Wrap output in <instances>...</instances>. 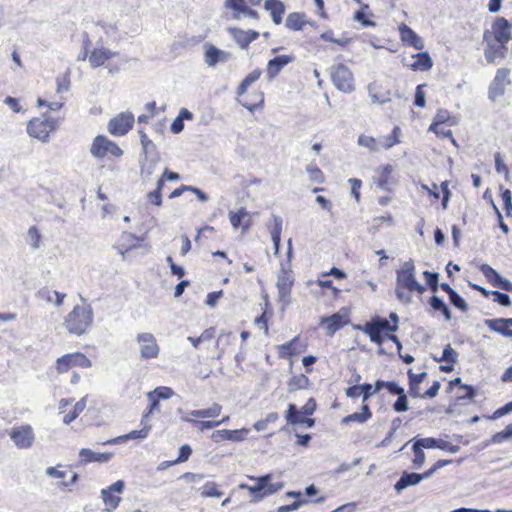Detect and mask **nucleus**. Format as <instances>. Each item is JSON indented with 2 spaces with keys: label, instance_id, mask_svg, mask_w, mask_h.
Returning <instances> with one entry per match:
<instances>
[{
  "label": "nucleus",
  "instance_id": "obj_41",
  "mask_svg": "<svg viewBox=\"0 0 512 512\" xmlns=\"http://www.w3.org/2000/svg\"><path fill=\"white\" fill-rule=\"evenodd\" d=\"M65 294L63 293H59L57 291H52L50 290L49 288H42L38 291L37 293V297L43 301H47V302H55L56 305H61L64 298H65Z\"/></svg>",
  "mask_w": 512,
  "mask_h": 512
},
{
  "label": "nucleus",
  "instance_id": "obj_10",
  "mask_svg": "<svg viewBox=\"0 0 512 512\" xmlns=\"http://www.w3.org/2000/svg\"><path fill=\"white\" fill-rule=\"evenodd\" d=\"M91 155L99 160L119 159L123 156V149L105 135H97L90 146Z\"/></svg>",
  "mask_w": 512,
  "mask_h": 512
},
{
  "label": "nucleus",
  "instance_id": "obj_13",
  "mask_svg": "<svg viewBox=\"0 0 512 512\" xmlns=\"http://www.w3.org/2000/svg\"><path fill=\"white\" fill-rule=\"evenodd\" d=\"M450 463H452V460L440 459V460L436 461L431 468H429L428 470H426L425 472H423L421 474L404 472L402 474V476L400 477V479L396 482L395 489L397 491H400L408 486L416 485L421 480H423L425 478H429L438 469L443 468V467L449 465Z\"/></svg>",
  "mask_w": 512,
  "mask_h": 512
},
{
  "label": "nucleus",
  "instance_id": "obj_17",
  "mask_svg": "<svg viewBox=\"0 0 512 512\" xmlns=\"http://www.w3.org/2000/svg\"><path fill=\"white\" fill-rule=\"evenodd\" d=\"M87 397H82L74 405V399H61L59 401V413L63 415L65 424L72 423L85 409Z\"/></svg>",
  "mask_w": 512,
  "mask_h": 512
},
{
  "label": "nucleus",
  "instance_id": "obj_30",
  "mask_svg": "<svg viewBox=\"0 0 512 512\" xmlns=\"http://www.w3.org/2000/svg\"><path fill=\"white\" fill-rule=\"evenodd\" d=\"M320 288L318 294L322 297H328L331 300H338L341 296V290L334 286L332 280L324 276L323 274L315 282Z\"/></svg>",
  "mask_w": 512,
  "mask_h": 512
},
{
  "label": "nucleus",
  "instance_id": "obj_61",
  "mask_svg": "<svg viewBox=\"0 0 512 512\" xmlns=\"http://www.w3.org/2000/svg\"><path fill=\"white\" fill-rule=\"evenodd\" d=\"M509 437H512V423L508 424L502 431L494 434L492 439L495 443H501Z\"/></svg>",
  "mask_w": 512,
  "mask_h": 512
},
{
  "label": "nucleus",
  "instance_id": "obj_54",
  "mask_svg": "<svg viewBox=\"0 0 512 512\" xmlns=\"http://www.w3.org/2000/svg\"><path fill=\"white\" fill-rule=\"evenodd\" d=\"M412 451H413V455H414V457L412 459V463H413L414 467L419 468L425 462V453L423 451V448L421 446H419L414 441L413 446H412Z\"/></svg>",
  "mask_w": 512,
  "mask_h": 512
},
{
  "label": "nucleus",
  "instance_id": "obj_23",
  "mask_svg": "<svg viewBox=\"0 0 512 512\" xmlns=\"http://www.w3.org/2000/svg\"><path fill=\"white\" fill-rule=\"evenodd\" d=\"M228 218L231 226L234 229L241 228L242 232H247L253 224L252 214L244 207H241L236 211H230Z\"/></svg>",
  "mask_w": 512,
  "mask_h": 512
},
{
  "label": "nucleus",
  "instance_id": "obj_5",
  "mask_svg": "<svg viewBox=\"0 0 512 512\" xmlns=\"http://www.w3.org/2000/svg\"><path fill=\"white\" fill-rule=\"evenodd\" d=\"M247 478L255 481V484L248 485L246 483H240L238 488L248 491L252 502H259L264 498L277 493L284 486L282 482H272L273 475L271 473L258 477L248 475Z\"/></svg>",
  "mask_w": 512,
  "mask_h": 512
},
{
  "label": "nucleus",
  "instance_id": "obj_57",
  "mask_svg": "<svg viewBox=\"0 0 512 512\" xmlns=\"http://www.w3.org/2000/svg\"><path fill=\"white\" fill-rule=\"evenodd\" d=\"M192 454V448L188 444H184L179 449V455L175 460L169 462L170 465L186 462Z\"/></svg>",
  "mask_w": 512,
  "mask_h": 512
},
{
  "label": "nucleus",
  "instance_id": "obj_14",
  "mask_svg": "<svg viewBox=\"0 0 512 512\" xmlns=\"http://www.w3.org/2000/svg\"><path fill=\"white\" fill-rule=\"evenodd\" d=\"M134 123L135 118L132 112H121L109 120L107 130L112 136L122 137L132 130Z\"/></svg>",
  "mask_w": 512,
  "mask_h": 512
},
{
  "label": "nucleus",
  "instance_id": "obj_25",
  "mask_svg": "<svg viewBox=\"0 0 512 512\" xmlns=\"http://www.w3.org/2000/svg\"><path fill=\"white\" fill-rule=\"evenodd\" d=\"M294 285L293 272L289 268H282L277 276L276 287L282 300L288 298Z\"/></svg>",
  "mask_w": 512,
  "mask_h": 512
},
{
  "label": "nucleus",
  "instance_id": "obj_27",
  "mask_svg": "<svg viewBox=\"0 0 512 512\" xmlns=\"http://www.w3.org/2000/svg\"><path fill=\"white\" fill-rule=\"evenodd\" d=\"M480 271L492 286L499 287L505 291H512V283L503 279L490 265L482 264L480 266Z\"/></svg>",
  "mask_w": 512,
  "mask_h": 512
},
{
  "label": "nucleus",
  "instance_id": "obj_6",
  "mask_svg": "<svg viewBox=\"0 0 512 512\" xmlns=\"http://www.w3.org/2000/svg\"><path fill=\"white\" fill-rule=\"evenodd\" d=\"M93 323V311L88 305H76L64 319L68 333L81 336L89 331Z\"/></svg>",
  "mask_w": 512,
  "mask_h": 512
},
{
  "label": "nucleus",
  "instance_id": "obj_53",
  "mask_svg": "<svg viewBox=\"0 0 512 512\" xmlns=\"http://www.w3.org/2000/svg\"><path fill=\"white\" fill-rule=\"evenodd\" d=\"M164 186H159L157 181L156 188L147 193V202L153 206L160 207L162 205V190Z\"/></svg>",
  "mask_w": 512,
  "mask_h": 512
},
{
  "label": "nucleus",
  "instance_id": "obj_12",
  "mask_svg": "<svg viewBox=\"0 0 512 512\" xmlns=\"http://www.w3.org/2000/svg\"><path fill=\"white\" fill-rule=\"evenodd\" d=\"M92 361L82 352H72L58 357L54 368L58 374H65L75 368L88 369Z\"/></svg>",
  "mask_w": 512,
  "mask_h": 512
},
{
  "label": "nucleus",
  "instance_id": "obj_33",
  "mask_svg": "<svg viewBox=\"0 0 512 512\" xmlns=\"http://www.w3.org/2000/svg\"><path fill=\"white\" fill-rule=\"evenodd\" d=\"M113 454L110 452L96 453L88 448H83L79 451V461L81 464H88L92 462L105 463L112 458Z\"/></svg>",
  "mask_w": 512,
  "mask_h": 512
},
{
  "label": "nucleus",
  "instance_id": "obj_11",
  "mask_svg": "<svg viewBox=\"0 0 512 512\" xmlns=\"http://www.w3.org/2000/svg\"><path fill=\"white\" fill-rule=\"evenodd\" d=\"M400 135L401 129L398 126H395L389 135L380 137L379 139L362 134L358 137V144L372 152L380 149L388 150L400 143Z\"/></svg>",
  "mask_w": 512,
  "mask_h": 512
},
{
  "label": "nucleus",
  "instance_id": "obj_39",
  "mask_svg": "<svg viewBox=\"0 0 512 512\" xmlns=\"http://www.w3.org/2000/svg\"><path fill=\"white\" fill-rule=\"evenodd\" d=\"M440 288L446 292L449 296L450 302L462 312H466L469 309L466 301L447 283H441Z\"/></svg>",
  "mask_w": 512,
  "mask_h": 512
},
{
  "label": "nucleus",
  "instance_id": "obj_34",
  "mask_svg": "<svg viewBox=\"0 0 512 512\" xmlns=\"http://www.w3.org/2000/svg\"><path fill=\"white\" fill-rule=\"evenodd\" d=\"M265 10L269 11L274 24L279 25L285 14V5L280 0H266L264 3Z\"/></svg>",
  "mask_w": 512,
  "mask_h": 512
},
{
  "label": "nucleus",
  "instance_id": "obj_45",
  "mask_svg": "<svg viewBox=\"0 0 512 512\" xmlns=\"http://www.w3.org/2000/svg\"><path fill=\"white\" fill-rule=\"evenodd\" d=\"M113 55L114 53L110 50L104 47H99L92 51L89 60L91 64H104L106 61L110 60Z\"/></svg>",
  "mask_w": 512,
  "mask_h": 512
},
{
  "label": "nucleus",
  "instance_id": "obj_58",
  "mask_svg": "<svg viewBox=\"0 0 512 512\" xmlns=\"http://www.w3.org/2000/svg\"><path fill=\"white\" fill-rule=\"evenodd\" d=\"M475 396V389L471 385L463 384L458 389L456 397L458 400L472 399Z\"/></svg>",
  "mask_w": 512,
  "mask_h": 512
},
{
  "label": "nucleus",
  "instance_id": "obj_47",
  "mask_svg": "<svg viewBox=\"0 0 512 512\" xmlns=\"http://www.w3.org/2000/svg\"><path fill=\"white\" fill-rule=\"evenodd\" d=\"M200 495L203 498L208 497H221L223 492L220 489V486L214 481H207L200 489Z\"/></svg>",
  "mask_w": 512,
  "mask_h": 512
},
{
  "label": "nucleus",
  "instance_id": "obj_51",
  "mask_svg": "<svg viewBox=\"0 0 512 512\" xmlns=\"http://www.w3.org/2000/svg\"><path fill=\"white\" fill-rule=\"evenodd\" d=\"M282 220L279 217L274 218L273 225L270 228L271 238L275 251L278 252L281 242Z\"/></svg>",
  "mask_w": 512,
  "mask_h": 512
},
{
  "label": "nucleus",
  "instance_id": "obj_4",
  "mask_svg": "<svg viewBox=\"0 0 512 512\" xmlns=\"http://www.w3.org/2000/svg\"><path fill=\"white\" fill-rule=\"evenodd\" d=\"M71 72L67 68L63 73L56 77V87L46 89L42 97H38L37 106L47 107L51 111H59L64 107L65 98L63 93L69 91L71 86Z\"/></svg>",
  "mask_w": 512,
  "mask_h": 512
},
{
  "label": "nucleus",
  "instance_id": "obj_55",
  "mask_svg": "<svg viewBox=\"0 0 512 512\" xmlns=\"http://www.w3.org/2000/svg\"><path fill=\"white\" fill-rule=\"evenodd\" d=\"M138 133L140 136L143 153L147 155L148 153L155 151L156 146L153 141L149 139L145 131L143 129H139Z\"/></svg>",
  "mask_w": 512,
  "mask_h": 512
},
{
  "label": "nucleus",
  "instance_id": "obj_20",
  "mask_svg": "<svg viewBox=\"0 0 512 512\" xmlns=\"http://www.w3.org/2000/svg\"><path fill=\"white\" fill-rule=\"evenodd\" d=\"M173 395V390L169 387H157L155 390L148 392L147 398L149 405L143 413L141 423H144L147 418L156 411L160 410L159 402L161 399H168Z\"/></svg>",
  "mask_w": 512,
  "mask_h": 512
},
{
  "label": "nucleus",
  "instance_id": "obj_63",
  "mask_svg": "<svg viewBox=\"0 0 512 512\" xmlns=\"http://www.w3.org/2000/svg\"><path fill=\"white\" fill-rule=\"evenodd\" d=\"M393 222V217L390 213H386L385 215L377 216L373 218V227L375 229L381 228L383 225H391Z\"/></svg>",
  "mask_w": 512,
  "mask_h": 512
},
{
  "label": "nucleus",
  "instance_id": "obj_7",
  "mask_svg": "<svg viewBox=\"0 0 512 512\" xmlns=\"http://www.w3.org/2000/svg\"><path fill=\"white\" fill-rule=\"evenodd\" d=\"M221 412L222 406L218 403H213L208 408L190 411L189 415L192 418L189 419V422L200 431L209 430L229 421V416L217 419Z\"/></svg>",
  "mask_w": 512,
  "mask_h": 512
},
{
  "label": "nucleus",
  "instance_id": "obj_19",
  "mask_svg": "<svg viewBox=\"0 0 512 512\" xmlns=\"http://www.w3.org/2000/svg\"><path fill=\"white\" fill-rule=\"evenodd\" d=\"M136 340L140 346V355L144 359H155L159 356L160 347L152 333H139Z\"/></svg>",
  "mask_w": 512,
  "mask_h": 512
},
{
  "label": "nucleus",
  "instance_id": "obj_15",
  "mask_svg": "<svg viewBox=\"0 0 512 512\" xmlns=\"http://www.w3.org/2000/svg\"><path fill=\"white\" fill-rule=\"evenodd\" d=\"M308 348L306 339L301 338L299 335L293 337L291 340L277 346V354L281 359H291L302 353Z\"/></svg>",
  "mask_w": 512,
  "mask_h": 512
},
{
  "label": "nucleus",
  "instance_id": "obj_3",
  "mask_svg": "<svg viewBox=\"0 0 512 512\" xmlns=\"http://www.w3.org/2000/svg\"><path fill=\"white\" fill-rule=\"evenodd\" d=\"M493 43L490 42V32L485 31L484 39L488 43V47L485 50V57L488 62H493L498 55H502L505 48V44L509 42L512 35V24L503 17H497L492 24Z\"/></svg>",
  "mask_w": 512,
  "mask_h": 512
},
{
  "label": "nucleus",
  "instance_id": "obj_42",
  "mask_svg": "<svg viewBox=\"0 0 512 512\" xmlns=\"http://www.w3.org/2000/svg\"><path fill=\"white\" fill-rule=\"evenodd\" d=\"M287 385L291 392L307 389L310 386V380L306 374H297L289 379Z\"/></svg>",
  "mask_w": 512,
  "mask_h": 512
},
{
  "label": "nucleus",
  "instance_id": "obj_36",
  "mask_svg": "<svg viewBox=\"0 0 512 512\" xmlns=\"http://www.w3.org/2000/svg\"><path fill=\"white\" fill-rule=\"evenodd\" d=\"M372 411L368 404H362L360 412L349 414L342 418V424H350L353 422L365 423L372 418Z\"/></svg>",
  "mask_w": 512,
  "mask_h": 512
},
{
  "label": "nucleus",
  "instance_id": "obj_50",
  "mask_svg": "<svg viewBox=\"0 0 512 512\" xmlns=\"http://www.w3.org/2000/svg\"><path fill=\"white\" fill-rule=\"evenodd\" d=\"M429 304L435 311L441 312L445 320H451V311L441 298L437 296H432L429 300Z\"/></svg>",
  "mask_w": 512,
  "mask_h": 512
},
{
  "label": "nucleus",
  "instance_id": "obj_2",
  "mask_svg": "<svg viewBox=\"0 0 512 512\" xmlns=\"http://www.w3.org/2000/svg\"><path fill=\"white\" fill-rule=\"evenodd\" d=\"M425 287L420 284L415 276V265L412 260L404 262L396 271L395 294L399 301L409 303L412 295L423 294Z\"/></svg>",
  "mask_w": 512,
  "mask_h": 512
},
{
  "label": "nucleus",
  "instance_id": "obj_56",
  "mask_svg": "<svg viewBox=\"0 0 512 512\" xmlns=\"http://www.w3.org/2000/svg\"><path fill=\"white\" fill-rule=\"evenodd\" d=\"M458 358V353L451 347L450 344H447L443 350L442 356L437 359V361H444L446 363H456Z\"/></svg>",
  "mask_w": 512,
  "mask_h": 512
},
{
  "label": "nucleus",
  "instance_id": "obj_26",
  "mask_svg": "<svg viewBox=\"0 0 512 512\" xmlns=\"http://www.w3.org/2000/svg\"><path fill=\"white\" fill-rule=\"evenodd\" d=\"M249 432H250V429H248V428H241V429H235V430H229V429L217 430V431L213 432L212 439L214 442H222V441L241 442L247 438Z\"/></svg>",
  "mask_w": 512,
  "mask_h": 512
},
{
  "label": "nucleus",
  "instance_id": "obj_31",
  "mask_svg": "<svg viewBox=\"0 0 512 512\" xmlns=\"http://www.w3.org/2000/svg\"><path fill=\"white\" fill-rule=\"evenodd\" d=\"M484 323L491 331L504 337H512V318L486 319Z\"/></svg>",
  "mask_w": 512,
  "mask_h": 512
},
{
  "label": "nucleus",
  "instance_id": "obj_8",
  "mask_svg": "<svg viewBox=\"0 0 512 512\" xmlns=\"http://www.w3.org/2000/svg\"><path fill=\"white\" fill-rule=\"evenodd\" d=\"M260 76L261 71L259 69H255L244 78L238 87V100L249 111H254L256 108L262 107L264 103L263 92L259 90L248 91V87L253 82L257 81Z\"/></svg>",
  "mask_w": 512,
  "mask_h": 512
},
{
  "label": "nucleus",
  "instance_id": "obj_59",
  "mask_svg": "<svg viewBox=\"0 0 512 512\" xmlns=\"http://www.w3.org/2000/svg\"><path fill=\"white\" fill-rule=\"evenodd\" d=\"M494 160H495V169L498 173L503 174L506 178L509 175V168L508 166L503 162L501 154L499 152H496L494 154Z\"/></svg>",
  "mask_w": 512,
  "mask_h": 512
},
{
  "label": "nucleus",
  "instance_id": "obj_52",
  "mask_svg": "<svg viewBox=\"0 0 512 512\" xmlns=\"http://www.w3.org/2000/svg\"><path fill=\"white\" fill-rule=\"evenodd\" d=\"M310 181L318 184L325 182V176L322 170L316 164H309L306 167Z\"/></svg>",
  "mask_w": 512,
  "mask_h": 512
},
{
  "label": "nucleus",
  "instance_id": "obj_44",
  "mask_svg": "<svg viewBox=\"0 0 512 512\" xmlns=\"http://www.w3.org/2000/svg\"><path fill=\"white\" fill-rule=\"evenodd\" d=\"M304 16V14L298 12L290 13L286 18L285 26L293 31L302 30L306 24Z\"/></svg>",
  "mask_w": 512,
  "mask_h": 512
},
{
  "label": "nucleus",
  "instance_id": "obj_28",
  "mask_svg": "<svg viewBox=\"0 0 512 512\" xmlns=\"http://www.w3.org/2000/svg\"><path fill=\"white\" fill-rule=\"evenodd\" d=\"M262 313L254 319V324L268 335L269 321L273 317V307L270 303L268 295L263 296V304L261 305Z\"/></svg>",
  "mask_w": 512,
  "mask_h": 512
},
{
  "label": "nucleus",
  "instance_id": "obj_64",
  "mask_svg": "<svg viewBox=\"0 0 512 512\" xmlns=\"http://www.w3.org/2000/svg\"><path fill=\"white\" fill-rule=\"evenodd\" d=\"M501 198L503 201L504 209L507 215L511 214L512 211V193L509 189H504L501 192Z\"/></svg>",
  "mask_w": 512,
  "mask_h": 512
},
{
  "label": "nucleus",
  "instance_id": "obj_62",
  "mask_svg": "<svg viewBox=\"0 0 512 512\" xmlns=\"http://www.w3.org/2000/svg\"><path fill=\"white\" fill-rule=\"evenodd\" d=\"M28 236L30 238V245L35 249L39 248L40 242H41V234H40L39 230L37 229V227H35V226L30 227L28 230Z\"/></svg>",
  "mask_w": 512,
  "mask_h": 512
},
{
  "label": "nucleus",
  "instance_id": "obj_16",
  "mask_svg": "<svg viewBox=\"0 0 512 512\" xmlns=\"http://www.w3.org/2000/svg\"><path fill=\"white\" fill-rule=\"evenodd\" d=\"M349 322V310L342 308L337 313L321 318L320 325L328 335L332 336Z\"/></svg>",
  "mask_w": 512,
  "mask_h": 512
},
{
  "label": "nucleus",
  "instance_id": "obj_40",
  "mask_svg": "<svg viewBox=\"0 0 512 512\" xmlns=\"http://www.w3.org/2000/svg\"><path fill=\"white\" fill-rule=\"evenodd\" d=\"M431 124H433V128H437V125L456 126L458 124V118L446 109H439Z\"/></svg>",
  "mask_w": 512,
  "mask_h": 512
},
{
  "label": "nucleus",
  "instance_id": "obj_29",
  "mask_svg": "<svg viewBox=\"0 0 512 512\" xmlns=\"http://www.w3.org/2000/svg\"><path fill=\"white\" fill-rule=\"evenodd\" d=\"M393 171L394 169L391 164L380 166L376 170V176L374 178L376 186L384 190H391V185L394 182Z\"/></svg>",
  "mask_w": 512,
  "mask_h": 512
},
{
  "label": "nucleus",
  "instance_id": "obj_43",
  "mask_svg": "<svg viewBox=\"0 0 512 512\" xmlns=\"http://www.w3.org/2000/svg\"><path fill=\"white\" fill-rule=\"evenodd\" d=\"M186 191H190V192H193L194 194H196L197 198L202 202H205L208 199V196L200 189H198L194 186H189V185H184V184L181 185L180 187L174 189L169 194V198L174 199V198L180 197Z\"/></svg>",
  "mask_w": 512,
  "mask_h": 512
},
{
  "label": "nucleus",
  "instance_id": "obj_24",
  "mask_svg": "<svg viewBox=\"0 0 512 512\" xmlns=\"http://www.w3.org/2000/svg\"><path fill=\"white\" fill-rule=\"evenodd\" d=\"M510 70L507 68H501L497 71V74L489 88V98L495 101L498 97L504 94L505 88L510 84L508 78Z\"/></svg>",
  "mask_w": 512,
  "mask_h": 512
},
{
  "label": "nucleus",
  "instance_id": "obj_22",
  "mask_svg": "<svg viewBox=\"0 0 512 512\" xmlns=\"http://www.w3.org/2000/svg\"><path fill=\"white\" fill-rule=\"evenodd\" d=\"M123 489V481L118 480L108 488L101 491L102 499L107 511H113L119 506L121 501L120 494L123 492Z\"/></svg>",
  "mask_w": 512,
  "mask_h": 512
},
{
  "label": "nucleus",
  "instance_id": "obj_37",
  "mask_svg": "<svg viewBox=\"0 0 512 512\" xmlns=\"http://www.w3.org/2000/svg\"><path fill=\"white\" fill-rule=\"evenodd\" d=\"M408 383H409V394L414 398L420 397V384L427 377L426 372L414 373L412 369H409L407 372Z\"/></svg>",
  "mask_w": 512,
  "mask_h": 512
},
{
  "label": "nucleus",
  "instance_id": "obj_1",
  "mask_svg": "<svg viewBox=\"0 0 512 512\" xmlns=\"http://www.w3.org/2000/svg\"><path fill=\"white\" fill-rule=\"evenodd\" d=\"M392 323L386 318L374 317L366 322L363 326H358V329L368 335L371 342L376 345H382L385 340H390L397 345L400 350L402 345L398 337L394 334L398 330V316L396 313L390 314Z\"/></svg>",
  "mask_w": 512,
  "mask_h": 512
},
{
  "label": "nucleus",
  "instance_id": "obj_18",
  "mask_svg": "<svg viewBox=\"0 0 512 512\" xmlns=\"http://www.w3.org/2000/svg\"><path fill=\"white\" fill-rule=\"evenodd\" d=\"M331 78L334 85L343 92L354 89V77L348 66H332Z\"/></svg>",
  "mask_w": 512,
  "mask_h": 512
},
{
  "label": "nucleus",
  "instance_id": "obj_60",
  "mask_svg": "<svg viewBox=\"0 0 512 512\" xmlns=\"http://www.w3.org/2000/svg\"><path fill=\"white\" fill-rule=\"evenodd\" d=\"M179 179V173L170 171L168 168H166L157 181L159 182V186H164L166 181H177Z\"/></svg>",
  "mask_w": 512,
  "mask_h": 512
},
{
  "label": "nucleus",
  "instance_id": "obj_9",
  "mask_svg": "<svg viewBox=\"0 0 512 512\" xmlns=\"http://www.w3.org/2000/svg\"><path fill=\"white\" fill-rule=\"evenodd\" d=\"M59 124L60 119L44 113L29 120L27 123V133L32 138L46 142L50 135L58 129Z\"/></svg>",
  "mask_w": 512,
  "mask_h": 512
},
{
  "label": "nucleus",
  "instance_id": "obj_48",
  "mask_svg": "<svg viewBox=\"0 0 512 512\" xmlns=\"http://www.w3.org/2000/svg\"><path fill=\"white\" fill-rule=\"evenodd\" d=\"M143 427L139 430H133L129 432L128 434H125L120 437L122 441H128V440H134V439H145L148 437L150 431H151V425L144 421V423H141Z\"/></svg>",
  "mask_w": 512,
  "mask_h": 512
},
{
  "label": "nucleus",
  "instance_id": "obj_32",
  "mask_svg": "<svg viewBox=\"0 0 512 512\" xmlns=\"http://www.w3.org/2000/svg\"><path fill=\"white\" fill-rule=\"evenodd\" d=\"M204 55L206 64H217L218 62H227L229 53L218 49L210 43L204 44Z\"/></svg>",
  "mask_w": 512,
  "mask_h": 512
},
{
  "label": "nucleus",
  "instance_id": "obj_21",
  "mask_svg": "<svg viewBox=\"0 0 512 512\" xmlns=\"http://www.w3.org/2000/svg\"><path fill=\"white\" fill-rule=\"evenodd\" d=\"M9 436L19 449L30 448L34 442V432L30 425L14 427L10 430Z\"/></svg>",
  "mask_w": 512,
  "mask_h": 512
},
{
  "label": "nucleus",
  "instance_id": "obj_38",
  "mask_svg": "<svg viewBox=\"0 0 512 512\" xmlns=\"http://www.w3.org/2000/svg\"><path fill=\"white\" fill-rule=\"evenodd\" d=\"M399 30L403 42L415 47L416 49L423 48V40L410 27L402 24Z\"/></svg>",
  "mask_w": 512,
  "mask_h": 512
},
{
  "label": "nucleus",
  "instance_id": "obj_49",
  "mask_svg": "<svg viewBox=\"0 0 512 512\" xmlns=\"http://www.w3.org/2000/svg\"><path fill=\"white\" fill-rule=\"evenodd\" d=\"M305 415L301 410H298L296 405L289 404L285 414V418L288 424L297 425L301 424Z\"/></svg>",
  "mask_w": 512,
  "mask_h": 512
},
{
  "label": "nucleus",
  "instance_id": "obj_46",
  "mask_svg": "<svg viewBox=\"0 0 512 512\" xmlns=\"http://www.w3.org/2000/svg\"><path fill=\"white\" fill-rule=\"evenodd\" d=\"M452 126L437 125V128H433V124H430L428 131L433 132L439 139H449L454 146H458L453 133L451 130Z\"/></svg>",
  "mask_w": 512,
  "mask_h": 512
},
{
  "label": "nucleus",
  "instance_id": "obj_35",
  "mask_svg": "<svg viewBox=\"0 0 512 512\" xmlns=\"http://www.w3.org/2000/svg\"><path fill=\"white\" fill-rule=\"evenodd\" d=\"M229 32L241 48L247 47L250 42L259 36V33L253 30L243 31L238 28H231Z\"/></svg>",
  "mask_w": 512,
  "mask_h": 512
}]
</instances>
